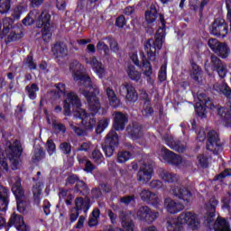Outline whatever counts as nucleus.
I'll use <instances>...</instances> for the list:
<instances>
[{"mask_svg": "<svg viewBox=\"0 0 231 231\" xmlns=\"http://www.w3.org/2000/svg\"><path fill=\"white\" fill-rule=\"evenodd\" d=\"M69 71L72 73L75 82L83 87L79 88V91L85 97L89 109L95 113L100 111V99H98L100 88L97 84H93L89 76L84 74V66L79 60H73L69 65Z\"/></svg>", "mask_w": 231, "mask_h": 231, "instance_id": "obj_1", "label": "nucleus"}, {"mask_svg": "<svg viewBox=\"0 0 231 231\" xmlns=\"http://www.w3.org/2000/svg\"><path fill=\"white\" fill-rule=\"evenodd\" d=\"M81 107L82 101H80L79 95L73 91L69 92L64 100L63 114L65 116H69L72 109L75 118H80L83 127H85L87 131H91L95 125H97V118H95V115L98 113V110L95 112L90 109L92 113L88 114V112Z\"/></svg>", "mask_w": 231, "mask_h": 231, "instance_id": "obj_2", "label": "nucleus"}, {"mask_svg": "<svg viewBox=\"0 0 231 231\" xmlns=\"http://www.w3.org/2000/svg\"><path fill=\"white\" fill-rule=\"evenodd\" d=\"M51 16L46 12L39 11V9L32 10L28 15L23 20V23L25 26H30L33 23H38L37 27L42 29V37L45 42H48L51 39V29L50 28V21Z\"/></svg>", "mask_w": 231, "mask_h": 231, "instance_id": "obj_3", "label": "nucleus"}, {"mask_svg": "<svg viewBox=\"0 0 231 231\" xmlns=\"http://www.w3.org/2000/svg\"><path fill=\"white\" fill-rule=\"evenodd\" d=\"M165 40V32L163 28H159L155 33L154 39H148L144 43V51L149 60H156V53H160V50L163 48V41Z\"/></svg>", "mask_w": 231, "mask_h": 231, "instance_id": "obj_4", "label": "nucleus"}, {"mask_svg": "<svg viewBox=\"0 0 231 231\" xmlns=\"http://www.w3.org/2000/svg\"><path fill=\"white\" fill-rule=\"evenodd\" d=\"M23 151V144L19 140H14L13 143H10L8 148L6 149V156L11 163V169L13 171H17V169H19Z\"/></svg>", "mask_w": 231, "mask_h": 231, "instance_id": "obj_5", "label": "nucleus"}, {"mask_svg": "<svg viewBox=\"0 0 231 231\" xmlns=\"http://www.w3.org/2000/svg\"><path fill=\"white\" fill-rule=\"evenodd\" d=\"M21 181V177L18 176L13 177L11 179V190L16 198L18 212H23L24 210H26V206L24 204V201H23V198H24V189H23Z\"/></svg>", "mask_w": 231, "mask_h": 231, "instance_id": "obj_6", "label": "nucleus"}, {"mask_svg": "<svg viewBox=\"0 0 231 231\" xmlns=\"http://www.w3.org/2000/svg\"><path fill=\"white\" fill-rule=\"evenodd\" d=\"M208 68H210L211 71H216L220 79H225L226 73H228L226 63L214 54L210 56V62L205 64L207 71H208Z\"/></svg>", "mask_w": 231, "mask_h": 231, "instance_id": "obj_7", "label": "nucleus"}, {"mask_svg": "<svg viewBox=\"0 0 231 231\" xmlns=\"http://www.w3.org/2000/svg\"><path fill=\"white\" fill-rule=\"evenodd\" d=\"M160 213L154 210H152L149 206H141L137 208L136 217L139 221H143L148 225L154 223L155 219H158Z\"/></svg>", "mask_w": 231, "mask_h": 231, "instance_id": "obj_8", "label": "nucleus"}, {"mask_svg": "<svg viewBox=\"0 0 231 231\" xmlns=\"http://www.w3.org/2000/svg\"><path fill=\"white\" fill-rule=\"evenodd\" d=\"M179 221L180 225H188L193 230H197V228H199V225H201L198 214L193 211H184L180 213L179 215Z\"/></svg>", "mask_w": 231, "mask_h": 231, "instance_id": "obj_9", "label": "nucleus"}, {"mask_svg": "<svg viewBox=\"0 0 231 231\" xmlns=\"http://www.w3.org/2000/svg\"><path fill=\"white\" fill-rule=\"evenodd\" d=\"M154 172V169L152 167V163L151 162H143L137 172L136 178L137 181L140 183L145 184L149 183L152 178V173Z\"/></svg>", "mask_w": 231, "mask_h": 231, "instance_id": "obj_10", "label": "nucleus"}, {"mask_svg": "<svg viewBox=\"0 0 231 231\" xmlns=\"http://www.w3.org/2000/svg\"><path fill=\"white\" fill-rule=\"evenodd\" d=\"M210 33L216 37H226L228 33V24L223 18H217L209 27Z\"/></svg>", "mask_w": 231, "mask_h": 231, "instance_id": "obj_11", "label": "nucleus"}, {"mask_svg": "<svg viewBox=\"0 0 231 231\" xmlns=\"http://www.w3.org/2000/svg\"><path fill=\"white\" fill-rule=\"evenodd\" d=\"M221 139H219V134L215 130H211L208 133L207 149L213 152V154H218L221 150Z\"/></svg>", "mask_w": 231, "mask_h": 231, "instance_id": "obj_12", "label": "nucleus"}, {"mask_svg": "<svg viewBox=\"0 0 231 231\" xmlns=\"http://www.w3.org/2000/svg\"><path fill=\"white\" fill-rule=\"evenodd\" d=\"M119 93L125 97L127 102H136L138 100V92L132 83L125 82L119 87Z\"/></svg>", "mask_w": 231, "mask_h": 231, "instance_id": "obj_13", "label": "nucleus"}, {"mask_svg": "<svg viewBox=\"0 0 231 231\" xmlns=\"http://www.w3.org/2000/svg\"><path fill=\"white\" fill-rule=\"evenodd\" d=\"M139 196L142 201H144V203H148V205H152V207H153L154 208H158V207H160V199L158 198V195H156V193L147 189H143L139 193Z\"/></svg>", "mask_w": 231, "mask_h": 231, "instance_id": "obj_14", "label": "nucleus"}, {"mask_svg": "<svg viewBox=\"0 0 231 231\" xmlns=\"http://www.w3.org/2000/svg\"><path fill=\"white\" fill-rule=\"evenodd\" d=\"M161 155L164 162H167L171 165H180L182 162L181 156L174 153V152H171L165 146L161 148Z\"/></svg>", "mask_w": 231, "mask_h": 231, "instance_id": "obj_15", "label": "nucleus"}, {"mask_svg": "<svg viewBox=\"0 0 231 231\" xmlns=\"http://www.w3.org/2000/svg\"><path fill=\"white\" fill-rule=\"evenodd\" d=\"M171 192L179 199H183L184 203H190L192 199V192L184 186L171 188Z\"/></svg>", "mask_w": 231, "mask_h": 231, "instance_id": "obj_16", "label": "nucleus"}, {"mask_svg": "<svg viewBox=\"0 0 231 231\" xmlns=\"http://www.w3.org/2000/svg\"><path fill=\"white\" fill-rule=\"evenodd\" d=\"M119 219L121 221L122 227L125 231H134V222L131 219V213L127 211L119 212Z\"/></svg>", "mask_w": 231, "mask_h": 231, "instance_id": "obj_17", "label": "nucleus"}, {"mask_svg": "<svg viewBox=\"0 0 231 231\" xmlns=\"http://www.w3.org/2000/svg\"><path fill=\"white\" fill-rule=\"evenodd\" d=\"M129 122L127 115L122 112H115L114 116V129L115 131H124L125 125Z\"/></svg>", "mask_w": 231, "mask_h": 231, "instance_id": "obj_18", "label": "nucleus"}, {"mask_svg": "<svg viewBox=\"0 0 231 231\" xmlns=\"http://www.w3.org/2000/svg\"><path fill=\"white\" fill-rule=\"evenodd\" d=\"M163 140L165 143L170 147L171 149H173V151H177V152H184L186 146L185 144L181 143L180 141H175L174 137L169 134H165L163 136Z\"/></svg>", "mask_w": 231, "mask_h": 231, "instance_id": "obj_19", "label": "nucleus"}, {"mask_svg": "<svg viewBox=\"0 0 231 231\" xmlns=\"http://www.w3.org/2000/svg\"><path fill=\"white\" fill-rule=\"evenodd\" d=\"M10 203V189L0 185V212H6Z\"/></svg>", "mask_w": 231, "mask_h": 231, "instance_id": "obj_20", "label": "nucleus"}, {"mask_svg": "<svg viewBox=\"0 0 231 231\" xmlns=\"http://www.w3.org/2000/svg\"><path fill=\"white\" fill-rule=\"evenodd\" d=\"M86 63L90 64L93 71L98 75L99 79L104 77V73H106V69H104V65L102 62L97 60V57L93 56L89 60L86 59Z\"/></svg>", "mask_w": 231, "mask_h": 231, "instance_id": "obj_21", "label": "nucleus"}, {"mask_svg": "<svg viewBox=\"0 0 231 231\" xmlns=\"http://www.w3.org/2000/svg\"><path fill=\"white\" fill-rule=\"evenodd\" d=\"M9 35L7 37L8 42H15L17 41H21L23 39V36L24 35L23 33V28L19 26H12V23L9 25Z\"/></svg>", "mask_w": 231, "mask_h": 231, "instance_id": "obj_22", "label": "nucleus"}, {"mask_svg": "<svg viewBox=\"0 0 231 231\" xmlns=\"http://www.w3.org/2000/svg\"><path fill=\"white\" fill-rule=\"evenodd\" d=\"M52 53L56 59H64L68 57V46L62 42H57L52 47Z\"/></svg>", "mask_w": 231, "mask_h": 231, "instance_id": "obj_23", "label": "nucleus"}, {"mask_svg": "<svg viewBox=\"0 0 231 231\" xmlns=\"http://www.w3.org/2000/svg\"><path fill=\"white\" fill-rule=\"evenodd\" d=\"M164 205H166L167 211L170 212V214H178V212H181V210L185 208V206L181 203L176 202L171 199H165Z\"/></svg>", "mask_w": 231, "mask_h": 231, "instance_id": "obj_24", "label": "nucleus"}, {"mask_svg": "<svg viewBox=\"0 0 231 231\" xmlns=\"http://www.w3.org/2000/svg\"><path fill=\"white\" fill-rule=\"evenodd\" d=\"M126 133L132 138V140H138L142 138V125L134 123L126 127Z\"/></svg>", "mask_w": 231, "mask_h": 231, "instance_id": "obj_25", "label": "nucleus"}, {"mask_svg": "<svg viewBox=\"0 0 231 231\" xmlns=\"http://www.w3.org/2000/svg\"><path fill=\"white\" fill-rule=\"evenodd\" d=\"M215 231H231L230 222H228L225 217H217L214 223Z\"/></svg>", "mask_w": 231, "mask_h": 231, "instance_id": "obj_26", "label": "nucleus"}, {"mask_svg": "<svg viewBox=\"0 0 231 231\" xmlns=\"http://www.w3.org/2000/svg\"><path fill=\"white\" fill-rule=\"evenodd\" d=\"M129 79L134 82H140L142 79V72L136 69V67L133 64H128L125 69Z\"/></svg>", "mask_w": 231, "mask_h": 231, "instance_id": "obj_27", "label": "nucleus"}, {"mask_svg": "<svg viewBox=\"0 0 231 231\" xmlns=\"http://www.w3.org/2000/svg\"><path fill=\"white\" fill-rule=\"evenodd\" d=\"M213 89L217 91V93H221L224 97H226V98H230L231 97V88L225 82L215 83Z\"/></svg>", "mask_w": 231, "mask_h": 231, "instance_id": "obj_28", "label": "nucleus"}, {"mask_svg": "<svg viewBox=\"0 0 231 231\" xmlns=\"http://www.w3.org/2000/svg\"><path fill=\"white\" fill-rule=\"evenodd\" d=\"M75 210H78V212H79V210H83V212H88V210H89V208L91 207V205L89 204V199H85L82 197H78L75 199Z\"/></svg>", "mask_w": 231, "mask_h": 231, "instance_id": "obj_29", "label": "nucleus"}, {"mask_svg": "<svg viewBox=\"0 0 231 231\" xmlns=\"http://www.w3.org/2000/svg\"><path fill=\"white\" fill-rule=\"evenodd\" d=\"M159 176L161 180L166 183H178V180H180V177L176 173H172L165 170L162 171Z\"/></svg>", "mask_w": 231, "mask_h": 231, "instance_id": "obj_30", "label": "nucleus"}, {"mask_svg": "<svg viewBox=\"0 0 231 231\" xmlns=\"http://www.w3.org/2000/svg\"><path fill=\"white\" fill-rule=\"evenodd\" d=\"M106 97L111 107H120L122 103L120 102L118 97H116L115 90H113L111 88H106Z\"/></svg>", "mask_w": 231, "mask_h": 231, "instance_id": "obj_31", "label": "nucleus"}, {"mask_svg": "<svg viewBox=\"0 0 231 231\" xmlns=\"http://www.w3.org/2000/svg\"><path fill=\"white\" fill-rule=\"evenodd\" d=\"M105 143L106 145H112L114 147L118 146L119 139L118 134H116V130H111L106 136Z\"/></svg>", "mask_w": 231, "mask_h": 231, "instance_id": "obj_32", "label": "nucleus"}, {"mask_svg": "<svg viewBox=\"0 0 231 231\" xmlns=\"http://www.w3.org/2000/svg\"><path fill=\"white\" fill-rule=\"evenodd\" d=\"M74 192L80 194V196H88L89 194V188L84 180H78L74 187Z\"/></svg>", "mask_w": 231, "mask_h": 231, "instance_id": "obj_33", "label": "nucleus"}, {"mask_svg": "<svg viewBox=\"0 0 231 231\" xmlns=\"http://www.w3.org/2000/svg\"><path fill=\"white\" fill-rule=\"evenodd\" d=\"M145 21L148 24H152L158 19V10L156 7L151 6L150 10L145 12Z\"/></svg>", "mask_w": 231, "mask_h": 231, "instance_id": "obj_34", "label": "nucleus"}, {"mask_svg": "<svg viewBox=\"0 0 231 231\" xmlns=\"http://www.w3.org/2000/svg\"><path fill=\"white\" fill-rule=\"evenodd\" d=\"M213 51L214 53L218 55V57H221L222 59H226V57H228V53H230V49H228L226 43L220 42L216 50H214Z\"/></svg>", "mask_w": 231, "mask_h": 231, "instance_id": "obj_35", "label": "nucleus"}, {"mask_svg": "<svg viewBox=\"0 0 231 231\" xmlns=\"http://www.w3.org/2000/svg\"><path fill=\"white\" fill-rule=\"evenodd\" d=\"M181 223H180V217L177 218H172L167 221V230L168 231H181Z\"/></svg>", "mask_w": 231, "mask_h": 231, "instance_id": "obj_36", "label": "nucleus"}, {"mask_svg": "<svg viewBox=\"0 0 231 231\" xmlns=\"http://www.w3.org/2000/svg\"><path fill=\"white\" fill-rule=\"evenodd\" d=\"M46 158V152L42 147L35 148L32 155V162L37 163Z\"/></svg>", "mask_w": 231, "mask_h": 231, "instance_id": "obj_37", "label": "nucleus"}, {"mask_svg": "<svg viewBox=\"0 0 231 231\" xmlns=\"http://www.w3.org/2000/svg\"><path fill=\"white\" fill-rule=\"evenodd\" d=\"M23 222H24L23 216L14 213L9 219L8 226H15L17 228Z\"/></svg>", "mask_w": 231, "mask_h": 231, "instance_id": "obj_38", "label": "nucleus"}, {"mask_svg": "<svg viewBox=\"0 0 231 231\" xmlns=\"http://www.w3.org/2000/svg\"><path fill=\"white\" fill-rule=\"evenodd\" d=\"M25 90L28 93V97L29 98H31V100H35V98H37V91H39V86L36 83H32L30 86H26Z\"/></svg>", "mask_w": 231, "mask_h": 231, "instance_id": "obj_39", "label": "nucleus"}, {"mask_svg": "<svg viewBox=\"0 0 231 231\" xmlns=\"http://www.w3.org/2000/svg\"><path fill=\"white\" fill-rule=\"evenodd\" d=\"M143 116H152V113H154V110L152 109V106H151V100L146 98L143 105V110H142Z\"/></svg>", "mask_w": 231, "mask_h": 231, "instance_id": "obj_40", "label": "nucleus"}, {"mask_svg": "<svg viewBox=\"0 0 231 231\" xmlns=\"http://www.w3.org/2000/svg\"><path fill=\"white\" fill-rule=\"evenodd\" d=\"M190 77L195 82L199 83V79H201V68L195 63H192Z\"/></svg>", "mask_w": 231, "mask_h": 231, "instance_id": "obj_41", "label": "nucleus"}, {"mask_svg": "<svg viewBox=\"0 0 231 231\" xmlns=\"http://www.w3.org/2000/svg\"><path fill=\"white\" fill-rule=\"evenodd\" d=\"M103 41H107V43L110 46V50L114 53H118V51H120V47L118 46V42H116V40L115 38L108 36V37L103 38Z\"/></svg>", "mask_w": 231, "mask_h": 231, "instance_id": "obj_42", "label": "nucleus"}, {"mask_svg": "<svg viewBox=\"0 0 231 231\" xmlns=\"http://www.w3.org/2000/svg\"><path fill=\"white\" fill-rule=\"evenodd\" d=\"M42 182H36V184L32 187V194L34 196L35 201L39 203L41 200V194L42 192Z\"/></svg>", "mask_w": 231, "mask_h": 231, "instance_id": "obj_43", "label": "nucleus"}, {"mask_svg": "<svg viewBox=\"0 0 231 231\" xmlns=\"http://www.w3.org/2000/svg\"><path fill=\"white\" fill-rule=\"evenodd\" d=\"M9 32H10V19L5 18L3 20V23L0 22V35H3V36L8 35Z\"/></svg>", "mask_w": 231, "mask_h": 231, "instance_id": "obj_44", "label": "nucleus"}, {"mask_svg": "<svg viewBox=\"0 0 231 231\" xmlns=\"http://www.w3.org/2000/svg\"><path fill=\"white\" fill-rule=\"evenodd\" d=\"M23 66L28 68V69L33 70L37 69V63L33 60V56L28 55L26 59L23 60Z\"/></svg>", "mask_w": 231, "mask_h": 231, "instance_id": "obj_45", "label": "nucleus"}, {"mask_svg": "<svg viewBox=\"0 0 231 231\" xmlns=\"http://www.w3.org/2000/svg\"><path fill=\"white\" fill-rule=\"evenodd\" d=\"M132 156L133 155L128 151L119 152L117 153V162L118 163H125V162L131 160Z\"/></svg>", "mask_w": 231, "mask_h": 231, "instance_id": "obj_46", "label": "nucleus"}, {"mask_svg": "<svg viewBox=\"0 0 231 231\" xmlns=\"http://www.w3.org/2000/svg\"><path fill=\"white\" fill-rule=\"evenodd\" d=\"M12 8V0H0V14H8Z\"/></svg>", "mask_w": 231, "mask_h": 231, "instance_id": "obj_47", "label": "nucleus"}, {"mask_svg": "<svg viewBox=\"0 0 231 231\" xmlns=\"http://www.w3.org/2000/svg\"><path fill=\"white\" fill-rule=\"evenodd\" d=\"M143 71L145 77L152 75V65L147 60H143Z\"/></svg>", "mask_w": 231, "mask_h": 231, "instance_id": "obj_48", "label": "nucleus"}, {"mask_svg": "<svg viewBox=\"0 0 231 231\" xmlns=\"http://www.w3.org/2000/svg\"><path fill=\"white\" fill-rule=\"evenodd\" d=\"M92 159L97 163V165H100V163L104 162V155L102 154V152H99L98 149H95L92 152Z\"/></svg>", "mask_w": 231, "mask_h": 231, "instance_id": "obj_49", "label": "nucleus"}, {"mask_svg": "<svg viewBox=\"0 0 231 231\" xmlns=\"http://www.w3.org/2000/svg\"><path fill=\"white\" fill-rule=\"evenodd\" d=\"M219 204V201L216 199V198H211L207 204V208L210 214H214L216 212V207Z\"/></svg>", "mask_w": 231, "mask_h": 231, "instance_id": "obj_50", "label": "nucleus"}, {"mask_svg": "<svg viewBox=\"0 0 231 231\" xmlns=\"http://www.w3.org/2000/svg\"><path fill=\"white\" fill-rule=\"evenodd\" d=\"M107 125H109V119L100 120L96 128V133L100 134V133L104 132V129L107 128Z\"/></svg>", "mask_w": 231, "mask_h": 231, "instance_id": "obj_51", "label": "nucleus"}, {"mask_svg": "<svg viewBox=\"0 0 231 231\" xmlns=\"http://www.w3.org/2000/svg\"><path fill=\"white\" fill-rule=\"evenodd\" d=\"M60 150L61 151V152H63V154H65L66 156H69V154H71V143H68V142H63L60 144Z\"/></svg>", "mask_w": 231, "mask_h": 231, "instance_id": "obj_52", "label": "nucleus"}, {"mask_svg": "<svg viewBox=\"0 0 231 231\" xmlns=\"http://www.w3.org/2000/svg\"><path fill=\"white\" fill-rule=\"evenodd\" d=\"M23 12H26V7L24 5H17L13 13L14 19H20Z\"/></svg>", "mask_w": 231, "mask_h": 231, "instance_id": "obj_53", "label": "nucleus"}, {"mask_svg": "<svg viewBox=\"0 0 231 231\" xmlns=\"http://www.w3.org/2000/svg\"><path fill=\"white\" fill-rule=\"evenodd\" d=\"M60 97H62V94H60V92H58L57 90H51L50 92L47 93V97L52 103L56 102V100H59Z\"/></svg>", "mask_w": 231, "mask_h": 231, "instance_id": "obj_54", "label": "nucleus"}, {"mask_svg": "<svg viewBox=\"0 0 231 231\" xmlns=\"http://www.w3.org/2000/svg\"><path fill=\"white\" fill-rule=\"evenodd\" d=\"M52 127L54 131H57L58 133H66V125L59 123V121L57 120L52 121Z\"/></svg>", "mask_w": 231, "mask_h": 231, "instance_id": "obj_55", "label": "nucleus"}, {"mask_svg": "<svg viewBox=\"0 0 231 231\" xmlns=\"http://www.w3.org/2000/svg\"><path fill=\"white\" fill-rule=\"evenodd\" d=\"M115 147L111 144H105L102 146V149L107 158H111L113 156V153L115 152Z\"/></svg>", "mask_w": 231, "mask_h": 231, "instance_id": "obj_56", "label": "nucleus"}, {"mask_svg": "<svg viewBox=\"0 0 231 231\" xmlns=\"http://www.w3.org/2000/svg\"><path fill=\"white\" fill-rule=\"evenodd\" d=\"M69 127L72 129V131H74L77 136H86V131L82 130V128L77 126L75 124L69 123Z\"/></svg>", "mask_w": 231, "mask_h": 231, "instance_id": "obj_57", "label": "nucleus"}, {"mask_svg": "<svg viewBox=\"0 0 231 231\" xmlns=\"http://www.w3.org/2000/svg\"><path fill=\"white\" fill-rule=\"evenodd\" d=\"M97 48L99 51H104L105 55H109V46L103 41H99L97 44Z\"/></svg>", "mask_w": 231, "mask_h": 231, "instance_id": "obj_58", "label": "nucleus"}, {"mask_svg": "<svg viewBox=\"0 0 231 231\" xmlns=\"http://www.w3.org/2000/svg\"><path fill=\"white\" fill-rule=\"evenodd\" d=\"M198 162L200 164V167L203 169H207L208 167V157L204 154H200L198 156Z\"/></svg>", "mask_w": 231, "mask_h": 231, "instance_id": "obj_59", "label": "nucleus"}, {"mask_svg": "<svg viewBox=\"0 0 231 231\" xmlns=\"http://www.w3.org/2000/svg\"><path fill=\"white\" fill-rule=\"evenodd\" d=\"M159 80L161 82H164V80H167V66L162 65L159 70Z\"/></svg>", "mask_w": 231, "mask_h": 231, "instance_id": "obj_60", "label": "nucleus"}, {"mask_svg": "<svg viewBox=\"0 0 231 231\" xmlns=\"http://www.w3.org/2000/svg\"><path fill=\"white\" fill-rule=\"evenodd\" d=\"M8 163L6 162V159L0 160V178L3 174H6L9 171Z\"/></svg>", "mask_w": 231, "mask_h": 231, "instance_id": "obj_61", "label": "nucleus"}, {"mask_svg": "<svg viewBox=\"0 0 231 231\" xmlns=\"http://www.w3.org/2000/svg\"><path fill=\"white\" fill-rule=\"evenodd\" d=\"M226 176H231V172L228 170H225L223 172L215 176L213 180L214 181H223V180H225V178H226Z\"/></svg>", "mask_w": 231, "mask_h": 231, "instance_id": "obj_62", "label": "nucleus"}, {"mask_svg": "<svg viewBox=\"0 0 231 231\" xmlns=\"http://www.w3.org/2000/svg\"><path fill=\"white\" fill-rule=\"evenodd\" d=\"M47 151H48L50 156H51L55 152V151H57L55 143H53V140H51V139H49L47 141Z\"/></svg>", "mask_w": 231, "mask_h": 231, "instance_id": "obj_63", "label": "nucleus"}, {"mask_svg": "<svg viewBox=\"0 0 231 231\" xmlns=\"http://www.w3.org/2000/svg\"><path fill=\"white\" fill-rule=\"evenodd\" d=\"M78 181H80L79 176L72 174L66 179L65 185L66 187H68V185H75Z\"/></svg>", "mask_w": 231, "mask_h": 231, "instance_id": "obj_64", "label": "nucleus"}]
</instances>
